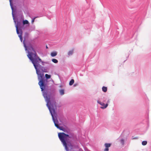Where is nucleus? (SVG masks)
Listing matches in <instances>:
<instances>
[{
  "instance_id": "obj_20",
  "label": "nucleus",
  "mask_w": 151,
  "mask_h": 151,
  "mask_svg": "<svg viewBox=\"0 0 151 151\" xmlns=\"http://www.w3.org/2000/svg\"><path fill=\"white\" fill-rule=\"evenodd\" d=\"M36 18V17H35L33 19H32V23H34V22L35 21V19Z\"/></svg>"
},
{
  "instance_id": "obj_17",
  "label": "nucleus",
  "mask_w": 151,
  "mask_h": 151,
  "mask_svg": "<svg viewBox=\"0 0 151 151\" xmlns=\"http://www.w3.org/2000/svg\"><path fill=\"white\" fill-rule=\"evenodd\" d=\"M52 61L54 63H57L58 62V60L55 59H53L52 60Z\"/></svg>"
},
{
  "instance_id": "obj_4",
  "label": "nucleus",
  "mask_w": 151,
  "mask_h": 151,
  "mask_svg": "<svg viewBox=\"0 0 151 151\" xmlns=\"http://www.w3.org/2000/svg\"><path fill=\"white\" fill-rule=\"evenodd\" d=\"M21 22H18L17 24L15 26L16 28L17 32L18 34H19V32L21 30H22V27H21Z\"/></svg>"
},
{
  "instance_id": "obj_13",
  "label": "nucleus",
  "mask_w": 151,
  "mask_h": 151,
  "mask_svg": "<svg viewBox=\"0 0 151 151\" xmlns=\"http://www.w3.org/2000/svg\"><path fill=\"white\" fill-rule=\"evenodd\" d=\"M74 82V81L73 79H72L70 81L69 84L70 86L72 85Z\"/></svg>"
},
{
  "instance_id": "obj_23",
  "label": "nucleus",
  "mask_w": 151,
  "mask_h": 151,
  "mask_svg": "<svg viewBox=\"0 0 151 151\" xmlns=\"http://www.w3.org/2000/svg\"><path fill=\"white\" fill-rule=\"evenodd\" d=\"M74 86H76V84H74Z\"/></svg>"
},
{
  "instance_id": "obj_9",
  "label": "nucleus",
  "mask_w": 151,
  "mask_h": 151,
  "mask_svg": "<svg viewBox=\"0 0 151 151\" xmlns=\"http://www.w3.org/2000/svg\"><path fill=\"white\" fill-rule=\"evenodd\" d=\"M42 71L43 72L47 73L48 72V70L46 68L43 67H42Z\"/></svg>"
},
{
  "instance_id": "obj_14",
  "label": "nucleus",
  "mask_w": 151,
  "mask_h": 151,
  "mask_svg": "<svg viewBox=\"0 0 151 151\" xmlns=\"http://www.w3.org/2000/svg\"><path fill=\"white\" fill-rule=\"evenodd\" d=\"M73 50H70V51H69V52H68V55H72L73 53Z\"/></svg>"
},
{
  "instance_id": "obj_19",
  "label": "nucleus",
  "mask_w": 151,
  "mask_h": 151,
  "mask_svg": "<svg viewBox=\"0 0 151 151\" xmlns=\"http://www.w3.org/2000/svg\"><path fill=\"white\" fill-rule=\"evenodd\" d=\"M10 6H11L12 9V10H13V7L12 6V4L11 0H10Z\"/></svg>"
},
{
  "instance_id": "obj_18",
  "label": "nucleus",
  "mask_w": 151,
  "mask_h": 151,
  "mask_svg": "<svg viewBox=\"0 0 151 151\" xmlns=\"http://www.w3.org/2000/svg\"><path fill=\"white\" fill-rule=\"evenodd\" d=\"M120 142L122 145H123L124 144V140L123 139H122L120 140Z\"/></svg>"
},
{
  "instance_id": "obj_16",
  "label": "nucleus",
  "mask_w": 151,
  "mask_h": 151,
  "mask_svg": "<svg viewBox=\"0 0 151 151\" xmlns=\"http://www.w3.org/2000/svg\"><path fill=\"white\" fill-rule=\"evenodd\" d=\"M147 144V142L146 141H144L142 142V145H145Z\"/></svg>"
},
{
  "instance_id": "obj_15",
  "label": "nucleus",
  "mask_w": 151,
  "mask_h": 151,
  "mask_svg": "<svg viewBox=\"0 0 151 151\" xmlns=\"http://www.w3.org/2000/svg\"><path fill=\"white\" fill-rule=\"evenodd\" d=\"M45 77L47 79L50 78L51 77V76L50 75H48L47 74H45Z\"/></svg>"
},
{
  "instance_id": "obj_11",
  "label": "nucleus",
  "mask_w": 151,
  "mask_h": 151,
  "mask_svg": "<svg viewBox=\"0 0 151 151\" xmlns=\"http://www.w3.org/2000/svg\"><path fill=\"white\" fill-rule=\"evenodd\" d=\"M59 92L60 94L63 95L64 94V90L63 89H61L59 90Z\"/></svg>"
},
{
  "instance_id": "obj_6",
  "label": "nucleus",
  "mask_w": 151,
  "mask_h": 151,
  "mask_svg": "<svg viewBox=\"0 0 151 151\" xmlns=\"http://www.w3.org/2000/svg\"><path fill=\"white\" fill-rule=\"evenodd\" d=\"M104 145L106 148L105 149H104V151H109V147H110L111 146V144L105 143Z\"/></svg>"
},
{
  "instance_id": "obj_12",
  "label": "nucleus",
  "mask_w": 151,
  "mask_h": 151,
  "mask_svg": "<svg viewBox=\"0 0 151 151\" xmlns=\"http://www.w3.org/2000/svg\"><path fill=\"white\" fill-rule=\"evenodd\" d=\"M102 91L104 92H106L107 91V88L106 87L103 86L102 88Z\"/></svg>"
},
{
  "instance_id": "obj_7",
  "label": "nucleus",
  "mask_w": 151,
  "mask_h": 151,
  "mask_svg": "<svg viewBox=\"0 0 151 151\" xmlns=\"http://www.w3.org/2000/svg\"><path fill=\"white\" fill-rule=\"evenodd\" d=\"M22 30H21L19 32V34H18L19 35V37L20 39L21 42H22Z\"/></svg>"
},
{
  "instance_id": "obj_2",
  "label": "nucleus",
  "mask_w": 151,
  "mask_h": 151,
  "mask_svg": "<svg viewBox=\"0 0 151 151\" xmlns=\"http://www.w3.org/2000/svg\"><path fill=\"white\" fill-rule=\"evenodd\" d=\"M54 123L55 126L60 130H62L65 132L68 133V134H66L63 132L59 133L58 134V137L63 143V146L65 147V149L66 151L69 150L68 147H70L71 148L72 147L71 145H67L66 143V141L68 138H71L72 137V135L68 132V130L67 129L63 127H60L58 124V120L56 117L55 118L52 119Z\"/></svg>"
},
{
  "instance_id": "obj_8",
  "label": "nucleus",
  "mask_w": 151,
  "mask_h": 151,
  "mask_svg": "<svg viewBox=\"0 0 151 151\" xmlns=\"http://www.w3.org/2000/svg\"><path fill=\"white\" fill-rule=\"evenodd\" d=\"M57 54V52L56 51H54L51 53V55L52 57H53L56 56Z\"/></svg>"
},
{
  "instance_id": "obj_5",
  "label": "nucleus",
  "mask_w": 151,
  "mask_h": 151,
  "mask_svg": "<svg viewBox=\"0 0 151 151\" xmlns=\"http://www.w3.org/2000/svg\"><path fill=\"white\" fill-rule=\"evenodd\" d=\"M97 102L98 103L102 106L101 107V108L102 109H104L106 108L108 105V104L106 103L105 104L103 102H102L99 100H97Z\"/></svg>"
},
{
  "instance_id": "obj_1",
  "label": "nucleus",
  "mask_w": 151,
  "mask_h": 151,
  "mask_svg": "<svg viewBox=\"0 0 151 151\" xmlns=\"http://www.w3.org/2000/svg\"><path fill=\"white\" fill-rule=\"evenodd\" d=\"M37 48V47L36 46L30 45L28 47V54L27 55V56L33 64L36 70L38 79L39 81L38 84L40 86L41 90L42 91L45 88V81L43 80L44 74L40 72V71L38 70V68H40L41 67V65L39 64V63L41 62L43 64V63H45V62L42 61L38 56L36 52Z\"/></svg>"
},
{
  "instance_id": "obj_22",
  "label": "nucleus",
  "mask_w": 151,
  "mask_h": 151,
  "mask_svg": "<svg viewBox=\"0 0 151 151\" xmlns=\"http://www.w3.org/2000/svg\"><path fill=\"white\" fill-rule=\"evenodd\" d=\"M110 102V100H108L107 101V103L108 104V103H109Z\"/></svg>"
},
{
  "instance_id": "obj_3",
  "label": "nucleus",
  "mask_w": 151,
  "mask_h": 151,
  "mask_svg": "<svg viewBox=\"0 0 151 151\" xmlns=\"http://www.w3.org/2000/svg\"><path fill=\"white\" fill-rule=\"evenodd\" d=\"M45 101L47 102V106L48 107L52 115V119L55 118L57 114L55 112V108L56 107V102L55 100L50 101V98L46 96L45 97Z\"/></svg>"
},
{
  "instance_id": "obj_10",
  "label": "nucleus",
  "mask_w": 151,
  "mask_h": 151,
  "mask_svg": "<svg viewBox=\"0 0 151 151\" xmlns=\"http://www.w3.org/2000/svg\"><path fill=\"white\" fill-rule=\"evenodd\" d=\"M23 25H24L25 24H29V22L28 21V20H23Z\"/></svg>"
},
{
  "instance_id": "obj_21",
  "label": "nucleus",
  "mask_w": 151,
  "mask_h": 151,
  "mask_svg": "<svg viewBox=\"0 0 151 151\" xmlns=\"http://www.w3.org/2000/svg\"><path fill=\"white\" fill-rule=\"evenodd\" d=\"M24 45L25 47V50H27V47H26V45H25V44L24 43Z\"/></svg>"
}]
</instances>
